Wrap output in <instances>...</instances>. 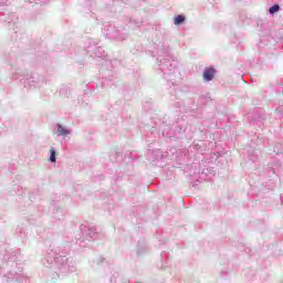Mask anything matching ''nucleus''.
Wrapping results in <instances>:
<instances>
[{
	"label": "nucleus",
	"mask_w": 283,
	"mask_h": 283,
	"mask_svg": "<svg viewBox=\"0 0 283 283\" xmlns=\"http://www.w3.org/2000/svg\"><path fill=\"white\" fill-rule=\"evenodd\" d=\"M216 76V69L213 67H207L203 71V81H213V77Z\"/></svg>",
	"instance_id": "1"
},
{
	"label": "nucleus",
	"mask_w": 283,
	"mask_h": 283,
	"mask_svg": "<svg viewBox=\"0 0 283 283\" xmlns=\"http://www.w3.org/2000/svg\"><path fill=\"white\" fill-rule=\"evenodd\" d=\"M70 130L65 129L63 126L57 125V136H67Z\"/></svg>",
	"instance_id": "2"
},
{
	"label": "nucleus",
	"mask_w": 283,
	"mask_h": 283,
	"mask_svg": "<svg viewBox=\"0 0 283 283\" xmlns=\"http://www.w3.org/2000/svg\"><path fill=\"white\" fill-rule=\"evenodd\" d=\"M270 14H275V12H280V4H273L270 9H269Z\"/></svg>",
	"instance_id": "3"
},
{
	"label": "nucleus",
	"mask_w": 283,
	"mask_h": 283,
	"mask_svg": "<svg viewBox=\"0 0 283 283\" xmlns=\"http://www.w3.org/2000/svg\"><path fill=\"white\" fill-rule=\"evenodd\" d=\"M180 23H185V15H177L175 18V25H180Z\"/></svg>",
	"instance_id": "4"
},
{
	"label": "nucleus",
	"mask_w": 283,
	"mask_h": 283,
	"mask_svg": "<svg viewBox=\"0 0 283 283\" xmlns=\"http://www.w3.org/2000/svg\"><path fill=\"white\" fill-rule=\"evenodd\" d=\"M50 154H51L50 156L51 163H56V150H54V148H51Z\"/></svg>",
	"instance_id": "5"
}]
</instances>
